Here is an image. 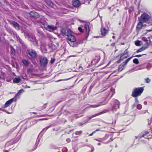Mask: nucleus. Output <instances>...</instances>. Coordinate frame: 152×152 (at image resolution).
Here are the masks:
<instances>
[{"label": "nucleus", "instance_id": "1", "mask_svg": "<svg viewBox=\"0 0 152 152\" xmlns=\"http://www.w3.org/2000/svg\"><path fill=\"white\" fill-rule=\"evenodd\" d=\"M110 104L111 106H112V107H109L108 109L104 110L99 113L92 115L91 116H88V120H90L93 118L107 112L110 110L116 111L117 109L119 108L120 103L118 100L113 99V100L112 103Z\"/></svg>", "mask_w": 152, "mask_h": 152}, {"label": "nucleus", "instance_id": "2", "mask_svg": "<svg viewBox=\"0 0 152 152\" xmlns=\"http://www.w3.org/2000/svg\"><path fill=\"white\" fill-rule=\"evenodd\" d=\"M23 129V128L22 127L20 130L18 129L16 127H15L11 129L6 135V138H7L9 135H12L14 136H16L15 140L16 142L19 141L21 137V133L20 131Z\"/></svg>", "mask_w": 152, "mask_h": 152}, {"label": "nucleus", "instance_id": "3", "mask_svg": "<svg viewBox=\"0 0 152 152\" xmlns=\"http://www.w3.org/2000/svg\"><path fill=\"white\" fill-rule=\"evenodd\" d=\"M144 90L143 87H138L135 88L132 91L131 96L134 97H136L140 96Z\"/></svg>", "mask_w": 152, "mask_h": 152}, {"label": "nucleus", "instance_id": "4", "mask_svg": "<svg viewBox=\"0 0 152 152\" xmlns=\"http://www.w3.org/2000/svg\"><path fill=\"white\" fill-rule=\"evenodd\" d=\"M25 35L28 40L33 42L34 45H37V41L36 37L34 34L28 33H25Z\"/></svg>", "mask_w": 152, "mask_h": 152}, {"label": "nucleus", "instance_id": "5", "mask_svg": "<svg viewBox=\"0 0 152 152\" xmlns=\"http://www.w3.org/2000/svg\"><path fill=\"white\" fill-rule=\"evenodd\" d=\"M150 16L146 13H144L141 15L140 17L138 18L139 20H141L143 23H147L150 18Z\"/></svg>", "mask_w": 152, "mask_h": 152}, {"label": "nucleus", "instance_id": "6", "mask_svg": "<svg viewBox=\"0 0 152 152\" xmlns=\"http://www.w3.org/2000/svg\"><path fill=\"white\" fill-rule=\"evenodd\" d=\"M27 53L30 56V58L31 60L35 59L37 56V52L32 49L28 50Z\"/></svg>", "mask_w": 152, "mask_h": 152}, {"label": "nucleus", "instance_id": "7", "mask_svg": "<svg viewBox=\"0 0 152 152\" xmlns=\"http://www.w3.org/2000/svg\"><path fill=\"white\" fill-rule=\"evenodd\" d=\"M149 133L148 132H145L142 133H141L137 136H136L135 137L136 139H138L139 140L142 137H144L145 139H149L151 138V136L149 135Z\"/></svg>", "mask_w": 152, "mask_h": 152}, {"label": "nucleus", "instance_id": "8", "mask_svg": "<svg viewBox=\"0 0 152 152\" xmlns=\"http://www.w3.org/2000/svg\"><path fill=\"white\" fill-rule=\"evenodd\" d=\"M107 97L106 98H102V101L101 102H99L98 104L95 105H90L88 107H96L102 105H104L106 104L108 102V100L107 99Z\"/></svg>", "mask_w": 152, "mask_h": 152}, {"label": "nucleus", "instance_id": "9", "mask_svg": "<svg viewBox=\"0 0 152 152\" xmlns=\"http://www.w3.org/2000/svg\"><path fill=\"white\" fill-rule=\"evenodd\" d=\"M40 65L43 67H46L48 63V59L45 57L41 56L39 59Z\"/></svg>", "mask_w": 152, "mask_h": 152}, {"label": "nucleus", "instance_id": "10", "mask_svg": "<svg viewBox=\"0 0 152 152\" xmlns=\"http://www.w3.org/2000/svg\"><path fill=\"white\" fill-rule=\"evenodd\" d=\"M72 32L70 29H68V34L67 38L68 40L71 42H74L76 40L75 37L72 34Z\"/></svg>", "mask_w": 152, "mask_h": 152}, {"label": "nucleus", "instance_id": "11", "mask_svg": "<svg viewBox=\"0 0 152 152\" xmlns=\"http://www.w3.org/2000/svg\"><path fill=\"white\" fill-rule=\"evenodd\" d=\"M142 40L145 42V44L143 46L145 47V48H148L151 42L150 37H148V38L143 37L142 38Z\"/></svg>", "mask_w": 152, "mask_h": 152}, {"label": "nucleus", "instance_id": "12", "mask_svg": "<svg viewBox=\"0 0 152 152\" xmlns=\"http://www.w3.org/2000/svg\"><path fill=\"white\" fill-rule=\"evenodd\" d=\"M10 33L11 35H13L14 37L16 38L18 42H19L22 44L23 43L22 40L20 38L19 36L17 35L16 32L13 31H11Z\"/></svg>", "mask_w": 152, "mask_h": 152}, {"label": "nucleus", "instance_id": "13", "mask_svg": "<svg viewBox=\"0 0 152 152\" xmlns=\"http://www.w3.org/2000/svg\"><path fill=\"white\" fill-rule=\"evenodd\" d=\"M90 23L85 24L84 25L85 28L86 30V37L87 38L89 35V32L90 31L89 28Z\"/></svg>", "mask_w": 152, "mask_h": 152}, {"label": "nucleus", "instance_id": "14", "mask_svg": "<svg viewBox=\"0 0 152 152\" xmlns=\"http://www.w3.org/2000/svg\"><path fill=\"white\" fill-rule=\"evenodd\" d=\"M38 25H39L42 28H45L46 29H48V23L45 22H37Z\"/></svg>", "mask_w": 152, "mask_h": 152}, {"label": "nucleus", "instance_id": "15", "mask_svg": "<svg viewBox=\"0 0 152 152\" xmlns=\"http://www.w3.org/2000/svg\"><path fill=\"white\" fill-rule=\"evenodd\" d=\"M29 14L30 15L33 17L37 18L40 17V15L38 13L35 12H31Z\"/></svg>", "mask_w": 152, "mask_h": 152}, {"label": "nucleus", "instance_id": "16", "mask_svg": "<svg viewBox=\"0 0 152 152\" xmlns=\"http://www.w3.org/2000/svg\"><path fill=\"white\" fill-rule=\"evenodd\" d=\"M143 22L141 20H139V22L136 26V29L137 30H140L142 28L143 26Z\"/></svg>", "mask_w": 152, "mask_h": 152}, {"label": "nucleus", "instance_id": "17", "mask_svg": "<svg viewBox=\"0 0 152 152\" xmlns=\"http://www.w3.org/2000/svg\"><path fill=\"white\" fill-rule=\"evenodd\" d=\"M14 99V98L11 99H10L7 101L6 102L4 105V107H6L9 106V105L12 103V102L13 101Z\"/></svg>", "mask_w": 152, "mask_h": 152}, {"label": "nucleus", "instance_id": "18", "mask_svg": "<svg viewBox=\"0 0 152 152\" xmlns=\"http://www.w3.org/2000/svg\"><path fill=\"white\" fill-rule=\"evenodd\" d=\"M72 4L75 7H78L80 5V2L78 0H74L73 1Z\"/></svg>", "mask_w": 152, "mask_h": 152}, {"label": "nucleus", "instance_id": "19", "mask_svg": "<svg viewBox=\"0 0 152 152\" xmlns=\"http://www.w3.org/2000/svg\"><path fill=\"white\" fill-rule=\"evenodd\" d=\"M61 33L62 35L67 36L68 34V29L66 30L64 28H62L61 30Z\"/></svg>", "mask_w": 152, "mask_h": 152}, {"label": "nucleus", "instance_id": "20", "mask_svg": "<svg viewBox=\"0 0 152 152\" xmlns=\"http://www.w3.org/2000/svg\"><path fill=\"white\" fill-rule=\"evenodd\" d=\"M101 34L103 36H105L107 34V31L105 28H101Z\"/></svg>", "mask_w": 152, "mask_h": 152}, {"label": "nucleus", "instance_id": "21", "mask_svg": "<svg viewBox=\"0 0 152 152\" xmlns=\"http://www.w3.org/2000/svg\"><path fill=\"white\" fill-rule=\"evenodd\" d=\"M115 89H113V88H111L110 90V91H108V92L107 93V94H108V96H109V95L111 93V95L110 97V98L112 97V96L114 94V91Z\"/></svg>", "mask_w": 152, "mask_h": 152}, {"label": "nucleus", "instance_id": "22", "mask_svg": "<svg viewBox=\"0 0 152 152\" xmlns=\"http://www.w3.org/2000/svg\"><path fill=\"white\" fill-rule=\"evenodd\" d=\"M11 23L13 26L15 28H19V25L17 22L15 21H12Z\"/></svg>", "mask_w": 152, "mask_h": 152}, {"label": "nucleus", "instance_id": "23", "mask_svg": "<svg viewBox=\"0 0 152 152\" xmlns=\"http://www.w3.org/2000/svg\"><path fill=\"white\" fill-rule=\"evenodd\" d=\"M15 141H16L15 140ZM16 141L15 142H13L12 141H10L9 142H7L5 144V147H8L10 146L13 144L15 143L16 142Z\"/></svg>", "mask_w": 152, "mask_h": 152}, {"label": "nucleus", "instance_id": "24", "mask_svg": "<svg viewBox=\"0 0 152 152\" xmlns=\"http://www.w3.org/2000/svg\"><path fill=\"white\" fill-rule=\"evenodd\" d=\"M22 62L23 64L25 66H28L29 64V62L28 61L25 59H23L22 61Z\"/></svg>", "mask_w": 152, "mask_h": 152}, {"label": "nucleus", "instance_id": "25", "mask_svg": "<svg viewBox=\"0 0 152 152\" xmlns=\"http://www.w3.org/2000/svg\"><path fill=\"white\" fill-rule=\"evenodd\" d=\"M39 141H40L39 139L38 140H37V141H36V142L35 144V145L34 146V148L31 151H34L37 148V146H38V145L39 144Z\"/></svg>", "mask_w": 152, "mask_h": 152}, {"label": "nucleus", "instance_id": "26", "mask_svg": "<svg viewBox=\"0 0 152 152\" xmlns=\"http://www.w3.org/2000/svg\"><path fill=\"white\" fill-rule=\"evenodd\" d=\"M14 83H19L20 81V79L19 78L15 77L13 78Z\"/></svg>", "mask_w": 152, "mask_h": 152}, {"label": "nucleus", "instance_id": "27", "mask_svg": "<svg viewBox=\"0 0 152 152\" xmlns=\"http://www.w3.org/2000/svg\"><path fill=\"white\" fill-rule=\"evenodd\" d=\"M125 66V65L123 64L122 63V64L119 66L118 69V70L120 71H122L124 69Z\"/></svg>", "mask_w": 152, "mask_h": 152}, {"label": "nucleus", "instance_id": "28", "mask_svg": "<svg viewBox=\"0 0 152 152\" xmlns=\"http://www.w3.org/2000/svg\"><path fill=\"white\" fill-rule=\"evenodd\" d=\"M10 47L11 49V53L14 55L15 53V49L13 48V46L12 45L10 46Z\"/></svg>", "mask_w": 152, "mask_h": 152}, {"label": "nucleus", "instance_id": "29", "mask_svg": "<svg viewBox=\"0 0 152 152\" xmlns=\"http://www.w3.org/2000/svg\"><path fill=\"white\" fill-rule=\"evenodd\" d=\"M24 91L23 89H20L18 92V93L16 94V95L15 96L14 98H15L17 96H19L20 95L21 93H22Z\"/></svg>", "mask_w": 152, "mask_h": 152}, {"label": "nucleus", "instance_id": "30", "mask_svg": "<svg viewBox=\"0 0 152 152\" xmlns=\"http://www.w3.org/2000/svg\"><path fill=\"white\" fill-rule=\"evenodd\" d=\"M46 2L51 7L54 6V4L50 0H48L46 1Z\"/></svg>", "mask_w": 152, "mask_h": 152}, {"label": "nucleus", "instance_id": "31", "mask_svg": "<svg viewBox=\"0 0 152 152\" xmlns=\"http://www.w3.org/2000/svg\"><path fill=\"white\" fill-rule=\"evenodd\" d=\"M82 131H76L75 132V134H73V136H74L75 137H77V136H74V135L75 134L76 135H80L82 133Z\"/></svg>", "mask_w": 152, "mask_h": 152}, {"label": "nucleus", "instance_id": "32", "mask_svg": "<svg viewBox=\"0 0 152 152\" xmlns=\"http://www.w3.org/2000/svg\"><path fill=\"white\" fill-rule=\"evenodd\" d=\"M128 53V51L127 49H126L125 50L124 53L120 54L119 55L123 57L124 55H127Z\"/></svg>", "mask_w": 152, "mask_h": 152}, {"label": "nucleus", "instance_id": "33", "mask_svg": "<svg viewBox=\"0 0 152 152\" xmlns=\"http://www.w3.org/2000/svg\"><path fill=\"white\" fill-rule=\"evenodd\" d=\"M145 47L143 46L141 48L138 49L136 51V52L137 53H138L139 52H141L142 51H143L145 50L146 48H145Z\"/></svg>", "mask_w": 152, "mask_h": 152}, {"label": "nucleus", "instance_id": "34", "mask_svg": "<svg viewBox=\"0 0 152 152\" xmlns=\"http://www.w3.org/2000/svg\"><path fill=\"white\" fill-rule=\"evenodd\" d=\"M132 57L133 56H132L127 59L125 61L122 63L123 64L125 65Z\"/></svg>", "mask_w": 152, "mask_h": 152}, {"label": "nucleus", "instance_id": "35", "mask_svg": "<svg viewBox=\"0 0 152 152\" xmlns=\"http://www.w3.org/2000/svg\"><path fill=\"white\" fill-rule=\"evenodd\" d=\"M48 28L52 30H54L56 29V28L53 25L50 26L48 25Z\"/></svg>", "mask_w": 152, "mask_h": 152}, {"label": "nucleus", "instance_id": "36", "mask_svg": "<svg viewBox=\"0 0 152 152\" xmlns=\"http://www.w3.org/2000/svg\"><path fill=\"white\" fill-rule=\"evenodd\" d=\"M134 10V7H130L128 9L129 14H130Z\"/></svg>", "mask_w": 152, "mask_h": 152}, {"label": "nucleus", "instance_id": "37", "mask_svg": "<svg viewBox=\"0 0 152 152\" xmlns=\"http://www.w3.org/2000/svg\"><path fill=\"white\" fill-rule=\"evenodd\" d=\"M100 56H96L94 59V61L96 63L98 62L100 60Z\"/></svg>", "mask_w": 152, "mask_h": 152}, {"label": "nucleus", "instance_id": "38", "mask_svg": "<svg viewBox=\"0 0 152 152\" xmlns=\"http://www.w3.org/2000/svg\"><path fill=\"white\" fill-rule=\"evenodd\" d=\"M133 62L136 64H137L139 63V61L138 59L137 58H134L133 61Z\"/></svg>", "mask_w": 152, "mask_h": 152}, {"label": "nucleus", "instance_id": "39", "mask_svg": "<svg viewBox=\"0 0 152 152\" xmlns=\"http://www.w3.org/2000/svg\"><path fill=\"white\" fill-rule=\"evenodd\" d=\"M33 71L34 69H27V72L28 73L31 74Z\"/></svg>", "mask_w": 152, "mask_h": 152}, {"label": "nucleus", "instance_id": "40", "mask_svg": "<svg viewBox=\"0 0 152 152\" xmlns=\"http://www.w3.org/2000/svg\"><path fill=\"white\" fill-rule=\"evenodd\" d=\"M52 126V125H49V126L46 127L42 131H45V132L48 129H49V128L51 126Z\"/></svg>", "mask_w": 152, "mask_h": 152}, {"label": "nucleus", "instance_id": "41", "mask_svg": "<svg viewBox=\"0 0 152 152\" xmlns=\"http://www.w3.org/2000/svg\"><path fill=\"white\" fill-rule=\"evenodd\" d=\"M135 44L137 46L140 45V42L139 41L137 40L135 42Z\"/></svg>", "mask_w": 152, "mask_h": 152}, {"label": "nucleus", "instance_id": "42", "mask_svg": "<svg viewBox=\"0 0 152 152\" xmlns=\"http://www.w3.org/2000/svg\"><path fill=\"white\" fill-rule=\"evenodd\" d=\"M37 32L41 36L43 35V32L42 31H40V30H39L38 29H37Z\"/></svg>", "mask_w": 152, "mask_h": 152}, {"label": "nucleus", "instance_id": "43", "mask_svg": "<svg viewBox=\"0 0 152 152\" xmlns=\"http://www.w3.org/2000/svg\"><path fill=\"white\" fill-rule=\"evenodd\" d=\"M67 151L68 149L66 147L63 148L62 149V152H67Z\"/></svg>", "mask_w": 152, "mask_h": 152}, {"label": "nucleus", "instance_id": "44", "mask_svg": "<svg viewBox=\"0 0 152 152\" xmlns=\"http://www.w3.org/2000/svg\"><path fill=\"white\" fill-rule=\"evenodd\" d=\"M137 109L139 110H140L142 108V106L140 104H137Z\"/></svg>", "mask_w": 152, "mask_h": 152}, {"label": "nucleus", "instance_id": "45", "mask_svg": "<svg viewBox=\"0 0 152 152\" xmlns=\"http://www.w3.org/2000/svg\"><path fill=\"white\" fill-rule=\"evenodd\" d=\"M79 31L81 33H83V30L82 29L81 27H79L78 28Z\"/></svg>", "mask_w": 152, "mask_h": 152}, {"label": "nucleus", "instance_id": "46", "mask_svg": "<svg viewBox=\"0 0 152 152\" xmlns=\"http://www.w3.org/2000/svg\"><path fill=\"white\" fill-rule=\"evenodd\" d=\"M144 55H146L145 54H142V55H136L135 56H133V57H141L142 56Z\"/></svg>", "mask_w": 152, "mask_h": 152}, {"label": "nucleus", "instance_id": "47", "mask_svg": "<svg viewBox=\"0 0 152 152\" xmlns=\"http://www.w3.org/2000/svg\"><path fill=\"white\" fill-rule=\"evenodd\" d=\"M145 80L147 83H149L150 82L151 80L148 77L147 78L145 79Z\"/></svg>", "mask_w": 152, "mask_h": 152}, {"label": "nucleus", "instance_id": "48", "mask_svg": "<svg viewBox=\"0 0 152 152\" xmlns=\"http://www.w3.org/2000/svg\"><path fill=\"white\" fill-rule=\"evenodd\" d=\"M120 58L119 60H118L117 61V62L118 63H119L121 62V61L123 59H124V58L120 56Z\"/></svg>", "mask_w": 152, "mask_h": 152}, {"label": "nucleus", "instance_id": "49", "mask_svg": "<svg viewBox=\"0 0 152 152\" xmlns=\"http://www.w3.org/2000/svg\"><path fill=\"white\" fill-rule=\"evenodd\" d=\"M94 140L97 141L102 142L103 140L102 138H99L98 139H95Z\"/></svg>", "mask_w": 152, "mask_h": 152}, {"label": "nucleus", "instance_id": "50", "mask_svg": "<svg viewBox=\"0 0 152 152\" xmlns=\"http://www.w3.org/2000/svg\"><path fill=\"white\" fill-rule=\"evenodd\" d=\"M135 98V103L137 104L139 102V101L138 100L137 98V97Z\"/></svg>", "mask_w": 152, "mask_h": 152}, {"label": "nucleus", "instance_id": "51", "mask_svg": "<svg viewBox=\"0 0 152 152\" xmlns=\"http://www.w3.org/2000/svg\"><path fill=\"white\" fill-rule=\"evenodd\" d=\"M55 61V59L54 58H51V60L50 61V62L51 64H53Z\"/></svg>", "mask_w": 152, "mask_h": 152}, {"label": "nucleus", "instance_id": "52", "mask_svg": "<svg viewBox=\"0 0 152 152\" xmlns=\"http://www.w3.org/2000/svg\"><path fill=\"white\" fill-rule=\"evenodd\" d=\"M113 139L112 138H110V140L108 142H105V143H109L110 142H111V141H113Z\"/></svg>", "mask_w": 152, "mask_h": 152}, {"label": "nucleus", "instance_id": "53", "mask_svg": "<svg viewBox=\"0 0 152 152\" xmlns=\"http://www.w3.org/2000/svg\"><path fill=\"white\" fill-rule=\"evenodd\" d=\"M46 105L47 104H44V105L42 107V110H43L46 107Z\"/></svg>", "mask_w": 152, "mask_h": 152}, {"label": "nucleus", "instance_id": "54", "mask_svg": "<svg viewBox=\"0 0 152 152\" xmlns=\"http://www.w3.org/2000/svg\"><path fill=\"white\" fill-rule=\"evenodd\" d=\"M91 148V152H93V151H94V147L91 145H90V147Z\"/></svg>", "mask_w": 152, "mask_h": 152}, {"label": "nucleus", "instance_id": "55", "mask_svg": "<svg viewBox=\"0 0 152 152\" xmlns=\"http://www.w3.org/2000/svg\"><path fill=\"white\" fill-rule=\"evenodd\" d=\"M137 104H136L135 103L134 104H133L132 105V108H134L136 106Z\"/></svg>", "mask_w": 152, "mask_h": 152}, {"label": "nucleus", "instance_id": "56", "mask_svg": "<svg viewBox=\"0 0 152 152\" xmlns=\"http://www.w3.org/2000/svg\"><path fill=\"white\" fill-rule=\"evenodd\" d=\"M95 133V132H93L91 133L89 135V136H91L93 135V134Z\"/></svg>", "mask_w": 152, "mask_h": 152}, {"label": "nucleus", "instance_id": "57", "mask_svg": "<svg viewBox=\"0 0 152 152\" xmlns=\"http://www.w3.org/2000/svg\"><path fill=\"white\" fill-rule=\"evenodd\" d=\"M66 141L68 142H69L71 141V140L69 138H67L66 139Z\"/></svg>", "mask_w": 152, "mask_h": 152}, {"label": "nucleus", "instance_id": "58", "mask_svg": "<svg viewBox=\"0 0 152 152\" xmlns=\"http://www.w3.org/2000/svg\"><path fill=\"white\" fill-rule=\"evenodd\" d=\"M151 120H152V118H151V121H150V122H149V121H148V124H151Z\"/></svg>", "mask_w": 152, "mask_h": 152}, {"label": "nucleus", "instance_id": "59", "mask_svg": "<svg viewBox=\"0 0 152 152\" xmlns=\"http://www.w3.org/2000/svg\"><path fill=\"white\" fill-rule=\"evenodd\" d=\"M4 152H9V150H4Z\"/></svg>", "mask_w": 152, "mask_h": 152}, {"label": "nucleus", "instance_id": "60", "mask_svg": "<svg viewBox=\"0 0 152 152\" xmlns=\"http://www.w3.org/2000/svg\"><path fill=\"white\" fill-rule=\"evenodd\" d=\"M53 148L54 149H58L59 148V147H55Z\"/></svg>", "mask_w": 152, "mask_h": 152}, {"label": "nucleus", "instance_id": "61", "mask_svg": "<svg viewBox=\"0 0 152 152\" xmlns=\"http://www.w3.org/2000/svg\"><path fill=\"white\" fill-rule=\"evenodd\" d=\"M144 104L145 105H147V102H146V101H145V102H144Z\"/></svg>", "mask_w": 152, "mask_h": 152}, {"label": "nucleus", "instance_id": "62", "mask_svg": "<svg viewBox=\"0 0 152 152\" xmlns=\"http://www.w3.org/2000/svg\"><path fill=\"white\" fill-rule=\"evenodd\" d=\"M47 120V119L46 118H44L43 119H39V120L40 121V120Z\"/></svg>", "mask_w": 152, "mask_h": 152}, {"label": "nucleus", "instance_id": "63", "mask_svg": "<svg viewBox=\"0 0 152 152\" xmlns=\"http://www.w3.org/2000/svg\"><path fill=\"white\" fill-rule=\"evenodd\" d=\"M147 31L148 32H151L152 31V29L149 30H147Z\"/></svg>", "mask_w": 152, "mask_h": 152}, {"label": "nucleus", "instance_id": "64", "mask_svg": "<svg viewBox=\"0 0 152 152\" xmlns=\"http://www.w3.org/2000/svg\"><path fill=\"white\" fill-rule=\"evenodd\" d=\"M99 131H100V129H97L94 132H96Z\"/></svg>", "mask_w": 152, "mask_h": 152}]
</instances>
